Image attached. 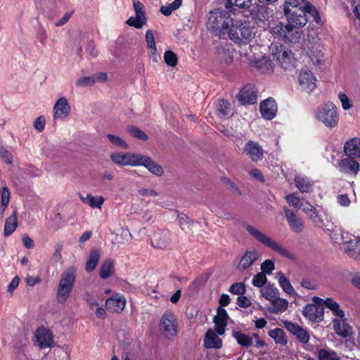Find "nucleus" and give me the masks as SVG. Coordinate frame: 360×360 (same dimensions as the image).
<instances>
[{
	"label": "nucleus",
	"mask_w": 360,
	"mask_h": 360,
	"mask_svg": "<svg viewBox=\"0 0 360 360\" xmlns=\"http://www.w3.org/2000/svg\"><path fill=\"white\" fill-rule=\"evenodd\" d=\"M306 13L311 14L316 22H320L321 18L316 8L310 3H307L304 9H299L292 13L285 15L288 21V24L281 22H269L267 29L272 34L286 43H296L302 35V32L297 30V27H303L307 22Z\"/></svg>",
	"instance_id": "1"
},
{
	"label": "nucleus",
	"mask_w": 360,
	"mask_h": 360,
	"mask_svg": "<svg viewBox=\"0 0 360 360\" xmlns=\"http://www.w3.org/2000/svg\"><path fill=\"white\" fill-rule=\"evenodd\" d=\"M77 277V269L70 266L61 274L57 287L56 299L59 304H65L70 296Z\"/></svg>",
	"instance_id": "2"
},
{
	"label": "nucleus",
	"mask_w": 360,
	"mask_h": 360,
	"mask_svg": "<svg viewBox=\"0 0 360 360\" xmlns=\"http://www.w3.org/2000/svg\"><path fill=\"white\" fill-rule=\"evenodd\" d=\"M227 34L231 40L238 44H248L255 35L250 22L233 20Z\"/></svg>",
	"instance_id": "3"
},
{
	"label": "nucleus",
	"mask_w": 360,
	"mask_h": 360,
	"mask_svg": "<svg viewBox=\"0 0 360 360\" xmlns=\"http://www.w3.org/2000/svg\"><path fill=\"white\" fill-rule=\"evenodd\" d=\"M232 21L228 12L218 9L210 12L207 27L216 35L221 36L228 32Z\"/></svg>",
	"instance_id": "4"
},
{
	"label": "nucleus",
	"mask_w": 360,
	"mask_h": 360,
	"mask_svg": "<svg viewBox=\"0 0 360 360\" xmlns=\"http://www.w3.org/2000/svg\"><path fill=\"white\" fill-rule=\"evenodd\" d=\"M246 230L252 237L265 247L269 248L284 257L291 259L294 258V256L285 248L255 226L248 225Z\"/></svg>",
	"instance_id": "5"
},
{
	"label": "nucleus",
	"mask_w": 360,
	"mask_h": 360,
	"mask_svg": "<svg viewBox=\"0 0 360 360\" xmlns=\"http://www.w3.org/2000/svg\"><path fill=\"white\" fill-rule=\"evenodd\" d=\"M273 59L285 70H290L294 68L295 58L291 50L284 45L276 43L270 46Z\"/></svg>",
	"instance_id": "6"
},
{
	"label": "nucleus",
	"mask_w": 360,
	"mask_h": 360,
	"mask_svg": "<svg viewBox=\"0 0 360 360\" xmlns=\"http://www.w3.org/2000/svg\"><path fill=\"white\" fill-rule=\"evenodd\" d=\"M316 117L328 128L335 127L339 120L337 108L333 103L320 105L316 110Z\"/></svg>",
	"instance_id": "7"
},
{
	"label": "nucleus",
	"mask_w": 360,
	"mask_h": 360,
	"mask_svg": "<svg viewBox=\"0 0 360 360\" xmlns=\"http://www.w3.org/2000/svg\"><path fill=\"white\" fill-rule=\"evenodd\" d=\"M177 320L174 314L171 311H167L162 315L160 329L167 338H171L177 334Z\"/></svg>",
	"instance_id": "8"
},
{
	"label": "nucleus",
	"mask_w": 360,
	"mask_h": 360,
	"mask_svg": "<svg viewBox=\"0 0 360 360\" xmlns=\"http://www.w3.org/2000/svg\"><path fill=\"white\" fill-rule=\"evenodd\" d=\"M140 154L134 153L115 152L110 154V159L115 165L121 167L138 166Z\"/></svg>",
	"instance_id": "9"
},
{
	"label": "nucleus",
	"mask_w": 360,
	"mask_h": 360,
	"mask_svg": "<svg viewBox=\"0 0 360 360\" xmlns=\"http://www.w3.org/2000/svg\"><path fill=\"white\" fill-rule=\"evenodd\" d=\"M71 107L68 99L65 96L59 98L53 108L54 120H64L70 114Z\"/></svg>",
	"instance_id": "10"
},
{
	"label": "nucleus",
	"mask_w": 360,
	"mask_h": 360,
	"mask_svg": "<svg viewBox=\"0 0 360 360\" xmlns=\"http://www.w3.org/2000/svg\"><path fill=\"white\" fill-rule=\"evenodd\" d=\"M284 326L287 330L291 333L302 344H307L309 341V333L305 328L290 321H285Z\"/></svg>",
	"instance_id": "11"
},
{
	"label": "nucleus",
	"mask_w": 360,
	"mask_h": 360,
	"mask_svg": "<svg viewBox=\"0 0 360 360\" xmlns=\"http://www.w3.org/2000/svg\"><path fill=\"white\" fill-rule=\"evenodd\" d=\"M298 82L302 89L309 93L314 91L316 87V78L308 70L300 71L298 75Z\"/></svg>",
	"instance_id": "12"
},
{
	"label": "nucleus",
	"mask_w": 360,
	"mask_h": 360,
	"mask_svg": "<svg viewBox=\"0 0 360 360\" xmlns=\"http://www.w3.org/2000/svg\"><path fill=\"white\" fill-rule=\"evenodd\" d=\"M37 344L41 349L52 347L54 345L51 332L44 327L39 328L35 332Z\"/></svg>",
	"instance_id": "13"
},
{
	"label": "nucleus",
	"mask_w": 360,
	"mask_h": 360,
	"mask_svg": "<svg viewBox=\"0 0 360 360\" xmlns=\"http://www.w3.org/2000/svg\"><path fill=\"white\" fill-rule=\"evenodd\" d=\"M238 100L243 105H250L256 103L257 99V92L255 86L247 84L238 93Z\"/></svg>",
	"instance_id": "14"
},
{
	"label": "nucleus",
	"mask_w": 360,
	"mask_h": 360,
	"mask_svg": "<svg viewBox=\"0 0 360 360\" xmlns=\"http://www.w3.org/2000/svg\"><path fill=\"white\" fill-rule=\"evenodd\" d=\"M138 166H143L151 174L158 176H162L164 174V169L162 166L147 155L140 154Z\"/></svg>",
	"instance_id": "15"
},
{
	"label": "nucleus",
	"mask_w": 360,
	"mask_h": 360,
	"mask_svg": "<svg viewBox=\"0 0 360 360\" xmlns=\"http://www.w3.org/2000/svg\"><path fill=\"white\" fill-rule=\"evenodd\" d=\"M335 333L342 338H347L353 333L352 328L346 322L345 317L334 319L332 321Z\"/></svg>",
	"instance_id": "16"
},
{
	"label": "nucleus",
	"mask_w": 360,
	"mask_h": 360,
	"mask_svg": "<svg viewBox=\"0 0 360 360\" xmlns=\"http://www.w3.org/2000/svg\"><path fill=\"white\" fill-rule=\"evenodd\" d=\"M302 313L305 318L313 322H320L323 318V308L314 304H307L304 307Z\"/></svg>",
	"instance_id": "17"
},
{
	"label": "nucleus",
	"mask_w": 360,
	"mask_h": 360,
	"mask_svg": "<svg viewBox=\"0 0 360 360\" xmlns=\"http://www.w3.org/2000/svg\"><path fill=\"white\" fill-rule=\"evenodd\" d=\"M227 319L228 314L226 309L219 307L217 314L214 317V328L219 335H223L225 333Z\"/></svg>",
	"instance_id": "18"
},
{
	"label": "nucleus",
	"mask_w": 360,
	"mask_h": 360,
	"mask_svg": "<svg viewBox=\"0 0 360 360\" xmlns=\"http://www.w3.org/2000/svg\"><path fill=\"white\" fill-rule=\"evenodd\" d=\"M125 304V297L118 293L107 299L105 301V306L108 309L115 313H121L124 310Z\"/></svg>",
	"instance_id": "19"
},
{
	"label": "nucleus",
	"mask_w": 360,
	"mask_h": 360,
	"mask_svg": "<svg viewBox=\"0 0 360 360\" xmlns=\"http://www.w3.org/2000/svg\"><path fill=\"white\" fill-rule=\"evenodd\" d=\"M244 151L246 155L254 162H257L262 159L264 150L257 142L249 141L244 147Z\"/></svg>",
	"instance_id": "20"
},
{
	"label": "nucleus",
	"mask_w": 360,
	"mask_h": 360,
	"mask_svg": "<svg viewBox=\"0 0 360 360\" xmlns=\"http://www.w3.org/2000/svg\"><path fill=\"white\" fill-rule=\"evenodd\" d=\"M342 243L347 245L346 252L352 258L360 260V238L353 236V239L345 240L344 233L342 234Z\"/></svg>",
	"instance_id": "21"
},
{
	"label": "nucleus",
	"mask_w": 360,
	"mask_h": 360,
	"mask_svg": "<svg viewBox=\"0 0 360 360\" xmlns=\"http://www.w3.org/2000/svg\"><path fill=\"white\" fill-rule=\"evenodd\" d=\"M259 252L255 249L248 250L242 256L238 264V269L244 271L250 267L259 258Z\"/></svg>",
	"instance_id": "22"
},
{
	"label": "nucleus",
	"mask_w": 360,
	"mask_h": 360,
	"mask_svg": "<svg viewBox=\"0 0 360 360\" xmlns=\"http://www.w3.org/2000/svg\"><path fill=\"white\" fill-rule=\"evenodd\" d=\"M277 112V104L274 99L269 98L260 104V112L262 117L268 120H272Z\"/></svg>",
	"instance_id": "23"
},
{
	"label": "nucleus",
	"mask_w": 360,
	"mask_h": 360,
	"mask_svg": "<svg viewBox=\"0 0 360 360\" xmlns=\"http://www.w3.org/2000/svg\"><path fill=\"white\" fill-rule=\"evenodd\" d=\"M302 211L307 216L309 219L313 223L316 227L322 228L323 226V219L319 214L314 206L309 202H305L303 205Z\"/></svg>",
	"instance_id": "24"
},
{
	"label": "nucleus",
	"mask_w": 360,
	"mask_h": 360,
	"mask_svg": "<svg viewBox=\"0 0 360 360\" xmlns=\"http://www.w3.org/2000/svg\"><path fill=\"white\" fill-rule=\"evenodd\" d=\"M285 214L290 229L297 233H301L304 229V221L296 216V214L289 209L285 210Z\"/></svg>",
	"instance_id": "25"
},
{
	"label": "nucleus",
	"mask_w": 360,
	"mask_h": 360,
	"mask_svg": "<svg viewBox=\"0 0 360 360\" xmlns=\"http://www.w3.org/2000/svg\"><path fill=\"white\" fill-rule=\"evenodd\" d=\"M359 163L354 158L342 159L339 162L340 171L342 173L356 175L359 171Z\"/></svg>",
	"instance_id": "26"
},
{
	"label": "nucleus",
	"mask_w": 360,
	"mask_h": 360,
	"mask_svg": "<svg viewBox=\"0 0 360 360\" xmlns=\"http://www.w3.org/2000/svg\"><path fill=\"white\" fill-rule=\"evenodd\" d=\"M204 346L207 349H220L222 340L212 329H209L204 338Z\"/></svg>",
	"instance_id": "27"
},
{
	"label": "nucleus",
	"mask_w": 360,
	"mask_h": 360,
	"mask_svg": "<svg viewBox=\"0 0 360 360\" xmlns=\"http://www.w3.org/2000/svg\"><path fill=\"white\" fill-rule=\"evenodd\" d=\"M346 155L355 158L360 157V139L354 138L347 141L344 146Z\"/></svg>",
	"instance_id": "28"
},
{
	"label": "nucleus",
	"mask_w": 360,
	"mask_h": 360,
	"mask_svg": "<svg viewBox=\"0 0 360 360\" xmlns=\"http://www.w3.org/2000/svg\"><path fill=\"white\" fill-rule=\"evenodd\" d=\"M170 236L167 232L154 233L151 239L152 245L158 249L166 248L170 243Z\"/></svg>",
	"instance_id": "29"
},
{
	"label": "nucleus",
	"mask_w": 360,
	"mask_h": 360,
	"mask_svg": "<svg viewBox=\"0 0 360 360\" xmlns=\"http://www.w3.org/2000/svg\"><path fill=\"white\" fill-rule=\"evenodd\" d=\"M309 3L306 0H285L283 10L285 15L296 11L299 9H304L305 4Z\"/></svg>",
	"instance_id": "30"
},
{
	"label": "nucleus",
	"mask_w": 360,
	"mask_h": 360,
	"mask_svg": "<svg viewBox=\"0 0 360 360\" xmlns=\"http://www.w3.org/2000/svg\"><path fill=\"white\" fill-rule=\"evenodd\" d=\"M296 187L302 193H309L312 191L313 183L307 176L300 174L296 175L295 177Z\"/></svg>",
	"instance_id": "31"
},
{
	"label": "nucleus",
	"mask_w": 360,
	"mask_h": 360,
	"mask_svg": "<svg viewBox=\"0 0 360 360\" xmlns=\"http://www.w3.org/2000/svg\"><path fill=\"white\" fill-rule=\"evenodd\" d=\"M80 200L87 204L91 208H98L101 210L102 208V205L105 201V199L103 196H94L91 194H87L85 197L80 195Z\"/></svg>",
	"instance_id": "32"
},
{
	"label": "nucleus",
	"mask_w": 360,
	"mask_h": 360,
	"mask_svg": "<svg viewBox=\"0 0 360 360\" xmlns=\"http://www.w3.org/2000/svg\"><path fill=\"white\" fill-rule=\"evenodd\" d=\"M146 41L147 44V47L150 50L153 61L158 62L159 56L158 55L157 53V48L155 45L154 34L153 31L150 30L146 31Z\"/></svg>",
	"instance_id": "33"
},
{
	"label": "nucleus",
	"mask_w": 360,
	"mask_h": 360,
	"mask_svg": "<svg viewBox=\"0 0 360 360\" xmlns=\"http://www.w3.org/2000/svg\"><path fill=\"white\" fill-rule=\"evenodd\" d=\"M18 226L17 212L15 210L12 214L8 217L4 225V236H8L11 235Z\"/></svg>",
	"instance_id": "34"
},
{
	"label": "nucleus",
	"mask_w": 360,
	"mask_h": 360,
	"mask_svg": "<svg viewBox=\"0 0 360 360\" xmlns=\"http://www.w3.org/2000/svg\"><path fill=\"white\" fill-rule=\"evenodd\" d=\"M272 305L271 311L274 314L284 312L288 307V301L284 298H281L279 295L270 302Z\"/></svg>",
	"instance_id": "35"
},
{
	"label": "nucleus",
	"mask_w": 360,
	"mask_h": 360,
	"mask_svg": "<svg viewBox=\"0 0 360 360\" xmlns=\"http://www.w3.org/2000/svg\"><path fill=\"white\" fill-rule=\"evenodd\" d=\"M277 275L278 284L282 290L288 295H295L296 292L291 285L289 279L282 272L278 273Z\"/></svg>",
	"instance_id": "36"
},
{
	"label": "nucleus",
	"mask_w": 360,
	"mask_h": 360,
	"mask_svg": "<svg viewBox=\"0 0 360 360\" xmlns=\"http://www.w3.org/2000/svg\"><path fill=\"white\" fill-rule=\"evenodd\" d=\"M260 292L262 296L269 301H273L274 299L276 298L277 295H280L279 290L274 285H266L261 288Z\"/></svg>",
	"instance_id": "37"
},
{
	"label": "nucleus",
	"mask_w": 360,
	"mask_h": 360,
	"mask_svg": "<svg viewBox=\"0 0 360 360\" xmlns=\"http://www.w3.org/2000/svg\"><path fill=\"white\" fill-rule=\"evenodd\" d=\"M269 335L273 338L275 343L281 346H285L288 343L287 337L283 329L276 328L269 332Z\"/></svg>",
	"instance_id": "38"
},
{
	"label": "nucleus",
	"mask_w": 360,
	"mask_h": 360,
	"mask_svg": "<svg viewBox=\"0 0 360 360\" xmlns=\"http://www.w3.org/2000/svg\"><path fill=\"white\" fill-rule=\"evenodd\" d=\"M101 258L100 251L98 250H92L90 252L89 259L86 264V271L87 272L93 271Z\"/></svg>",
	"instance_id": "39"
},
{
	"label": "nucleus",
	"mask_w": 360,
	"mask_h": 360,
	"mask_svg": "<svg viewBox=\"0 0 360 360\" xmlns=\"http://www.w3.org/2000/svg\"><path fill=\"white\" fill-rule=\"evenodd\" d=\"M325 306L329 309L337 319L344 318L345 312L340 309L339 304L332 298H326Z\"/></svg>",
	"instance_id": "40"
},
{
	"label": "nucleus",
	"mask_w": 360,
	"mask_h": 360,
	"mask_svg": "<svg viewBox=\"0 0 360 360\" xmlns=\"http://www.w3.org/2000/svg\"><path fill=\"white\" fill-rule=\"evenodd\" d=\"M255 66L262 73H271L274 71V66L271 60L266 57H262L255 63Z\"/></svg>",
	"instance_id": "41"
},
{
	"label": "nucleus",
	"mask_w": 360,
	"mask_h": 360,
	"mask_svg": "<svg viewBox=\"0 0 360 360\" xmlns=\"http://www.w3.org/2000/svg\"><path fill=\"white\" fill-rule=\"evenodd\" d=\"M233 337L237 343L243 347H249L252 345V338L240 331H233Z\"/></svg>",
	"instance_id": "42"
},
{
	"label": "nucleus",
	"mask_w": 360,
	"mask_h": 360,
	"mask_svg": "<svg viewBox=\"0 0 360 360\" xmlns=\"http://www.w3.org/2000/svg\"><path fill=\"white\" fill-rule=\"evenodd\" d=\"M114 273V263L108 259L103 262L100 269L101 278L105 279L109 278Z\"/></svg>",
	"instance_id": "43"
},
{
	"label": "nucleus",
	"mask_w": 360,
	"mask_h": 360,
	"mask_svg": "<svg viewBox=\"0 0 360 360\" xmlns=\"http://www.w3.org/2000/svg\"><path fill=\"white\" fill-rule=\"evenodd\" d=\"M217 111L220 117L229 116L231 111L230 104L224 99L219 100L217 104Z\"/></svg>",
	"instance_id": "44"
},
{
	"label": "nucleus",
	"mask_w": 360,
	"mask_h": 360,
	"mask_svg": "<svg viewBox=\"0 0 360 360\" xmlns=\"http://www.w3.org/2000/svg\"><path fill=\"white\" fill-rule=\"evenodd\" d=\"M318 358L319 360H340L336 352L328 348L321 349L318 353Z\"/></svg>",
	"instance_id": "45"
},
{
	"label": "nucleus",
	"mask_w": 360,
	"mask_h": 360,
	"mask_svg": "<svg viewBox=\"0 0 360 360\" xmlns=\"http://www.w3.org/2000/svg\"><path fill=\"white\" fill-rule=\"evenodd\" d=\"M182 4L181 0H174L172 3L168 6H162L160 8V12L165 16H169L171 13L178 9Z\"/></svg>",
	"instance_id": "46"
},
{
	"label": "nucleus",
	"mask_w": 360,
	"mask_h": 360,
	"mask_svg": "<svg viewBox=\"0 0 360 360\" xmlns=\"http://www.w3.org/2000/svg\"><path fill=\"white\" fill-rule=\"evenodd\" d=\"M146 18L145 15H140L136 14V16L130 17L127 21V23L129 26H133L136 28L139 29L142 27V26L146 23Z\"/></svg>",
	"instance_id": "47"
},
{
	"label": "nucleus",
	"mask_w": 360,
	"mask_h": 360,
	"mask_svg": "<svg viewBox=\"0 0 360 360\" xmlns=\"http://www.w3.org/2000/svg\"><path fill=\"white\" fill-rule=\"evenodd\" d=\"M285 199L288 203L293 207L294 208L299 210L300 208H303V205L304 202H302L300 198L297 196V194L295 193L289 194L285 196Z\"/></svg>",
	"instance_id": "48"
},
{
	"label": "nucleus",
	"mask_w": 360,
	"mask_h": 360,
	"mask_svg": "<svg viewBox=\"0 0 360 360\" xmlns=\"http://www.w3.org/2000/svg\"><path fill=\"white\" fill-rule=\"evenodd\" d=\"M1 192V212L3 213L7 206H8V204L9 202V200H10V192L8 189L7 187L6 186H4L2 188V191H0Z\"/></svg>",
	"instance_id": "49"
},
{
	"label": "nucleus",
	"mask_w": 360,
	"mask_h": 360,
	"mask_svg": "<svg viewBox=\"0 0 360 360\" xmlns=\"http://www.w3.org/2000/svg\"><path fill=\"white\" fill-rule=\"evenodd\" d=\"M164 60L167 65L174 67L177 64L178 58L172 51H167L164 54Z\"/></svg>",
	"instance_id": "50"
},
{
	"label": "nucleus",
	"mask_w": 360,
	"mask_h": 360,
	"mask_svg": "<svg viewBox=\"0 0 360 360\" xmlns=\"http://www.w3.org/2000/svg\"><path fill=\"white\" fill-rule=\"evenodd\" d=\"M108 138L109 139L110 141L115 146L123 149H127L129 148L128 144L120 136L109 134H108Z\"/></svg>",
	"instance_id": "51"
},
{
	"label": "nucleus",
	"mask_w": 360,
	"mask_h": 360,
	"mask_svg": "<svg viewBox=\"0 0 360 360\" xmlns=\"http://www.w3.org/2000/svg\"><path fill=\"white\" fill-rule=\"evenodd\" d=\"M226 7L230 8L236 6L239 8H248L251 4V0H226Z\"/></svg>",
	"instance_id": "52"
},
{
	"label": "nucleus",
	"mask_w": 360,
	"mask_h": 360,
	"mask_svg": "<svg viewBox=\"0 0 360 360\" xmlns=\"http://www.w3.org/2000/svg\"><path fill=\"white\" fill-rule=\"evenodd\" d=\"M267 278L264 273H258L252 278V285L255 287L263 288L266 283Z\"/></svg>",
	"instance_id": "53"
},
{
	"label": "nucleus",
	"mask_w": 360,
	"mask_h": 360,
	"mask_svg": "<svg viewBox=\"0 0 360 360\" xmlns=\"http://www.w3.org/2000/svg\"><path fill=\"white\" fill-rule=\"evenodd\" d=\"M96 83V79L93 76L91 77H83L78 79L75 83V85L78 87H84L88 86H92Z\"/></svg>",
	"instance_id": "54"
},
{
	"label": "nucleus",
	"mask_w": 360,
	"mask_h": 360,
	"mask_svg": "<svg viewBox=\"0 0 360 360\" xmlns=\"http://www.w3.org/2000/svg\"><path fill=\"white\" fill-rule=\"evenodd\" d=\"M128 131L130 134H131L133 136H134L139 139H141L143 141H146L148 139L147 134L144 131H143L141 129H139L138 127H133V126L129 127L128 128Z\"/></svg>",
	"instance_id": "55"
},
{
	"label": "nucleus",
	"mask_w": 360,
	"mask_h": 360,
	"mask_svg": "<svg viewBox=\"0 0 360 360\" xmlns=\"http://www.w3.org/2000/svg\"><path fill=\"white\" fill-rule=\"evenodd\" d=\"M275 268L274 263L271 259H266L261 264L262 273L266 274H271Z\"/></svg>",
	"instance_id": "56"
},
{
	"label": "nucleus",
	"mask_w": 360,
	"mask_h": 360,
	"mask_svg": "<svg viewBox=\"0 0 360 360\" xmlns=\"http://www.w3.org/2000/svg\"><path fill=\"white\" fill-rule=\"evenodd\" d=\"M229 292L240 296L245 294V287L242 283H235L230 287Z\"/></svg>",
	"instance_id": "57"
},
{
	"label": "nucleus",
	"mask_w": 360,
	"mask_h": 360,
	"mask_svg": "<svg viewBox=\"0 0 360 360\" xmlns=\"http://www.w3.org/2000/svg\"><path fill=\"white\" fill-rule=\"evenodd\" d=\"M338 98L341 102L342 107L344 110H349L352 105L351 104L350 100L348 96L343 92H340L338 94Z\"/></svg>",
	"instance_id": "58"
},
{
	"label": "nucleus",
	"mask_w": 360,
	"mask_h": 360,
	"mask_svg": "<svg viewBox=\"0 0 360 360\" xmlns=\"http://www.w3.org/2000/svg\"><path fill=\"white\" fill-rule=\"evenodd\" d=\"M0 155L2 160L8 164L11 165L13 162V158L10 153L6 150L3 146L0 147Z\"/></svg>",
	"instance_id": "59"
},
{
	"label": "nucleus",
	"mask_w": 360,
	"mask_h": 360,
	"mask_svg": "<svg viewBox=\"0 0 360 360\" xmlns=\"http://www.w3.org/2000/svg\"><path fill=\"white\" fill-rule=\"evenodd\" d=\"M177 219L182 230L185 229L184 226H188L193 222V221L186 214L183 213L178 215Z\"/></svg>",
	"instance_id": "60"
},
{
	"label": "nucleus",
	"mask_w": 360,
	"mask_h": 360,
	"mask_svg": "<svg viewBox=\"0 0 360 360\" xmlns=\"http://www.w3.org/2000/svg\"><path fill=\"white\" fill-rule=\"evenodd\" d=\"M36 37L42 45H45L47 39V32L45 28L40 27L37 32Z\"/></svg>",
	"instance_id": "61"
},
{
	"label": "nucleus",
	"mask_w": 360,
	"mask_h": 360,
	"mask_svg": "<svg viewBox=\"0 0 360 360\" xmlns=\"http://www.w3.org/2000/svg\"><path fill=\"white\" fill-rule=\"evenodd\" d=\"M46 120L44 116H39L34 122V127L39 132L42 131L45 127Z\"/></svg>",
	"instance_id": "62"
},
{
	"label": "nucleus",
	"mask_w": 360,
	"mask_h": 360,
	"mask_svg": "<svg viewBox=\"0 0 360 360\" xmlns=\"http://www.w3.org/2000/svg\"><path fill=\"white\" fill-rule=\"evenodd\" d=\"M237 304L239 307L243 308L248 307L251 305V301L246 297L241 295L237 298Z\"/></svg>",
	"instance_id": "63"
},
{
	"label": "nucleus",
	"mask_w": 360,
	"mask_h": 360,
	"mask_svg": "<svg viewBox=\"0 0 360 360\" xmlns=\"http://www.w3.org/2000/svg\"><path fill=\"white\" fill-rule=\"evenodd\" d=\"M86 301L91 309L98 306V303L90 292L86 293Z\"/></svg>",
	"instance_id": "64"
}]
</instances>
